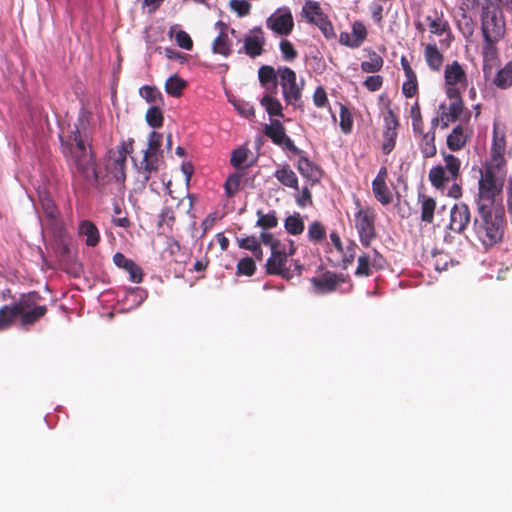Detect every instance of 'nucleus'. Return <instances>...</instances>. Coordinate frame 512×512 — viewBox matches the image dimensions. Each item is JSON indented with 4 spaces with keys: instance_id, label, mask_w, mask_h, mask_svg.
Instances as JSON below:
<instances>
[{
    "instance_id": "f257e3e1",
    "label": "nucleus",
    "mask_w": 512,
    "mask_h": 512,
    "mask_svg": "<svg viewBox=\"0 0 512 512\" xmlns=\"http://www.w3.org/2000/svg\"><path fill=\"white\" fill-rule=\"evenodd\" d=\"M91 119V114L82 111L77 121L72 126L69 125L67 133L62 131L60 141L63 154L88 182L93 184H106L111 181L121 183L125 179L127 155L133 150V139L123 141L115 149L109 150L105 162L107 175L100 176L90 144Z\"/></svg>"
},
{
    "instance_id": "f03ea898",
    "label": "nucleus",
    "mask_w": 512,
    "mask_h": 512,
    "mask_svg": "<svg viewBox=\"0 0 512 512\" xmlns=\"http://www.w3.org/2000/svg\"><path fill=\"white\" fill-rule=\"evenodd\" d=\"M478 217L474 221L475 233L488 249L502 243L507 232V219L502 194H478Z\"/></svg>"
},
{
    "instance_id": "7ed1b4c3",
    "label": "nucleus",
    "mask_w": 512,
    "mask_h": 512,
    "mask_svg": "<svg viewBox=\"0 0 512 512\" xmlns=\"http://www.w3.org/2000/svg\"><path fill=\"white\" fill-rule=\"evenodd\" d=\"M297 247L293 240L288 244H277L268 257L265 269L268 275L279 276L284 280H291L294 277H301L304 266L299 260L293 259Z\"/></svg>"
},
{
    "instance_id": "20e7f679",
    "label": "nucleus",
    "mask_w": 512,
    "mask_h": 512,
    "mask_svg": "<svg viewBox=\"0 0 512 512\" xmlns=\"http://www.w3.org/2000/svg\"><path fill=\"white\" fill-rule=\"evenodd\" d=\"M481 31L483 37L502 39L506 31L503 11L498 3L488 1L481 11Z\"/></svg>"
},
{
    "instance_id": "39448f33",
    "label": "nucleus",
    "mask_w": 512,
    "mask_h": 512,
    "mask_svg": "<svg viewBox=\"0 0 512 512\" xmlns=\"http://www.w3.org/2000/svg\"><path fill=\"white\" fill-rule=\"evenodd\" d=\"M42 296L38 292L22 294L14 305L19 310V317L23 326L33 325L47 313V306L40 304Z\"/></svg>"
},
{
    "instance_id": "423d86ee",
    "label": "nucleus",
    "mask_w": 512,
    "mask_h": 512,
    "mask_svg": "<svg viewBox=\"0 0 512 512\" xmlns=\"http://www.w3.org/2000/svg\"><path fill=\"white\" fill-rule=\"evenodd\" d=\"M479 173V192L502 191L506 176V163L487 160Z\"/></svg>"
},
{
    "instance_id": "0eeeda50",
    "label": "nucleus",
    "mask_w": 512,
    "mask_h": 512,
    "mask_svg": "<svg viewBox=\"0 0 512 512\" xmlns=\"http://www.w3.org/2000/svg\"><path fill=\"white\" fill-rule=\"evenodd\" d=\"M277 74L280 79L283 97L287 104L297 105L301 100L304 86L303 80L297 82V75L289 67H278Z\"/></svg>"
},
{
    "instance_id": "6e6552de",
    "label": "nucleus",
    "mask_w": 512,
    "mask_h": 512,
    "mask_svg": "<svg viewBox=\"0 0 512 512\" xmlns=\"http://www.w3.org/2000/svg\"><path fill=\"white\" fill-rule=\"evenodd\" d=\"M375 212L370 209H360L355 214V227L359 234V239L364 247H369L372 240L376 237L375 231Z\"/></svg>"
},
{
    "instance_id": "1a4fd4ad",
    "label": "nucleus",
    "mask_w": 512,
    "mask_h": 512,
    "mask_svg": "<svg viewBox=\"0 0 512 512\" xmlns=\"http://www.w3.org/2000/svg\"><path fill=\"white\" fill-rule=\"evenodd\" d=\"M162 142V135L158 132L152 131L148 138V147L144 151L143 157L139 164L136 166L144 173V179H148V173L156 171L158 168L157 153L160 149Z\"/></svg>"
},
{
    "instance_id": "9d476101",
    "label": "nucleus",
    "mask_w": 512,
    "mask_h": 512,
    "mask_svg": "<svg viewBox=\"0 0 512 512\" xmlns=\"http://www.w3.org/2000/svg\"><path fill=\"white\" fill-rule=\"evenodd\" d=\"M302 15L309 23L316 25L326 38L335 36L333 25L322 12L318 2L307 1L302 8Z\"/></svg>"
},
{
    "instance_id": "9b49d317",
    "label": "nucleus",
    "mask_w": 512,
    "mask_h": 512,
    "mask_svg": "<svg viewBox=\"0 0 512 512\" xmlns=\"http://www.w3.org/2000/svg\"><path fill=\"white\" fill-rule=\"evenodd\" d=\"M444 81L446 92L454 89L461 94L465 91L468 86V76L463 65L458 61L447 64L444 70Z\"/></svg>"
},
{
    "instance_id": "f8f14e48",
    "label": "nucleus",
    "mask_w": 512,
    "mask_h": 512,
    "mask_svg": "<svg viewBox=\"0 0 512 512\" xmlns=\"http://www.w3.org/2000/svg\"><path fill=\"white\" fill-rule=\"evenodd\" d=\"M266 26L277 35L288 36L294 28L290 9L288 7L278 8L266 19Z\"/></svg>"
},
{
    "instance_id": "ddd939ff",
    "label": "nucleus",
    "mask_w": 512,
    "mask_h": 512,
    "mask_svg": "<svg viewBox=\"0 0 512 512\" xmlns=\"http://www.w3.org/2000/svg\"><path fill=\"white\" fill-rule=\"evenodd\" d=\"M447 97L450 99L449 105L442 103L439 105L441 112V126L446 129L450 123L455 122L463 111V101L461 94L457 93L454 89L446 92Z\"/></svg>"
},
{
    "instance_id": "4468645a",
    "label": "nucleus",
    "mask_w": 512,
    "mask_h": 512,
    "mask_svg": "<svg viewBox=\"0 0 512 512\" xmlns=\"http://www.w3.org/2000/svg\"><path fill=\"white\" fill-rule=\"evenodd\" d=\"M506 127L498 120L493 124L492 143L490 147L489 158L492 162L506 163Z\"/></svg>"
},
{
    "instance_id": "2eb2a0df",
    "label": "nucleus",
    "mask_w": 512,
    "mask_h": 512,
    "mask_svg": "<svg viewBox=\"0 0 512 512\" xmlns=\"http://www.w3.org/2000/svg\"><path fill=\"white\" fill-rule=\"evenodd\" d=\"M243 42L244 46L238 51L239 53L244 52L251 58L260 56L264 51L263 47L266 43V39L262 28H252L249 31V33L244 37Z\"/></svg>"
},
{
    "instance_id": "dca6fc26",
    "label": "nucleus",
    "mask_w": 512,
    "mask_h": 512,
    "mask_svg": "<svg viewBox=\"0 0 512 512\" xmlns=\"http://www.w3.org/2000/svg\"><path fill=\"white\" fill-rule=\"evenodd\" d=\"M265 134L277 145L282 146L294 154H298L300 151L294 145L293 141L286 135L285 129L281 122L278 120L272 121L269 126L265 127Z\"/></svg>"
},
{
    "instance_id": "f3484780",
    "label": "nucleus",
    "mask_w": 512,
    "mask_h": 512,
    "mask_svg": "<svg viewBox=\"0 0 512 512\" xmlns=\"http://www.w3.org/2000/svg\"><path fill=\"white\" fill-rule=\"evenodd\" d=\"M345 278L343 274H336L335 272L326 271L318 277H313L311 283L315 291L320 294L331 293L336 290L338 284L343 283Z\"/></svg>"
},
{
    "instance_id": "a211bd4d",
    "label": "nucleus",
    "mask_w": 512,
    "mask_h": 512,
    "mask_svg": "<svg viewBox=\"0 0 512 512\" xmlns=\"http://www.w3.org/2000/svg\"><path fill=\"white\" fill-rule=\"evenodd\" d=\"M470 222V211L466 204L460 203L454 205L450 212L449 228L456 232H463Z\"/></svg>"
},
{
    "instance_id": "6ab92c4d",
    "label": "nucleus",
    "mask_w": 512,
    "mask_h": 512,
    "mask_svg": "<svg viewBox=\"0 0 512 512\" xmlns=\"http://www.w3.org/2000/svg\"><path fill=\"white\" fill-rule=\"evenodd\" d=\"M113 262L117 267L122 268L129 273L130 280L133 283L142 282V269L132 259H129L124 254L117 252L113 256Z\"/></svg>"
},
{
    "instance_id": "aec40b11",
    "label": "nucleus",
    "mask_w": 512,
    "mask_h": 512,
    "mask_svg": "<svg viewBox=\"0 0 512 512\" xmlns=\"http://www.w3.org/2000/svg\"><path fill=\"white\" fill-rule=\"evenodd\" d=\"M217 26H219L221 30L219 35L213 41L212 51L215 54L228 57L232 53V41L227 33L228 27L221 21L217 22Z\"/></svg>"
},
{
    "instance_id": "412c9836",
    "label": "nucleus",
    "mask_w": 512,
    "mask_h": 512,
    "mask_svg": "<svg viewBox=\"0 0 512 512\" xmlns=\"http://www.w3.org/2000/svg\"><path fill=\"white\" fill-rule=\"evenodd\" d=\"M425 21L431 34L442 36L450 30L449 23L442 11H433L432 14L426 16Z\"/></svg>"
},
{
    "instance_id": "4be33fe9",
    "label": "nucleus",
    "mask_w": 512,
    "mask_h": 512,
    "mask_svg": "<svg viewBox=\"0 0 512 512\" xmlns=\"http://www.w3.org/2000/svg\"><path fill=\"white\" fill-rule=\"evenodd\" d=\"M471 136V132L468 128L458 125L456 126L452 132L447 137V146L452 151H457L463 148L468 139Z\"/></svg>"
},
{
    "instance_id": "5701e85b",
    "label": "nucleus",
    "mask_w": 512,
    "mask_h": 512,
    "mask_svg": "<svg viewBox=\"0 0 512 512\" xmlns=\"http://www.w3.org/2000/svg\"><path fill=\"white\" fill-rule=\"evenodd\" d=\"M418 203L421 208V221L431 224L434 220V212L436 209V201L426 194H418Z\"/></svg>"
},
{
    "instance_id": "b1692460",
    "label": "nucleus",
    "mask_w": 512,
    "mask_h": 512,
    "mask_svg": "<svg viewBox=\"0 0 512 512\" xmlns=\"http://www.w3.org/2000/svg\"><path fill=\"white\" fill-rule=\"evenodd\" d=\"M79 234L86 237L85 243L87 246L95 247L100 241L98 228L89 220H84L79 224Z\"/></svg>"
},
{
    "instance_id": "393cba45",
    "label": "nucleus",
    "mask_w": 512,
    "mask_h": 512,
    "mask_svg": "<svg viewBox=\"0 0 512 512\" xmlns=\"http://www.w3.org/2000/svg\"><path fill=\"white\" fill-rule=\"evenodd\" d=\"M39 204L45 216L50 220H56L60 216V212L55 203L54 194H37Z\"/></svg>"
},
{
    "instance_id": "a878e982",
    "label": "nucleus",
    "mask_w": 512,
    "mask_h": 512,
    "mask_svg": "<svg viewBox=\"0 0 512 512\" xmlns=\"http://www.w3.org/2000/svg\"><path fill=\"white\" fill-rule=\"evenodd\" d=\"M425 60L433 71H440L443 65V54L439 51L436 44H427L424 51Z\"/></svg>"
},
{
    "instance_id": "bb28decb",
    "label": "nucleus",
    "mask_w": 512,
    "mask_h": 512,
    "mask_svg": "<svg viewBox=\"0 0 512 512\" xmlns=\"http://www.w3.org/2000/svg\"><path fill=\"white\" fill-rule=\"evenodd\" d=\"M19 317V310L13 304L4 305L0 308V332L9 329Z\"/></svg>"
},
{
    "instance_id": "cd10ccee",
    "label": "nucleus",
    "mask_w": 512,
    "mask_h": 512,
    "mask_svg": "<svg viewBox=\"0 0 512 512\" xmlns=\"http://www.w3.org/2000/svg\"><path fill=\"white\" fill-rule=\"evenodd\" d=\"M225 192H237L248 188V178L243 173L232 174L225 182Z\"/></svg>"
},
{
    "instance_id": "c85d7f7f",
    "label": "nucleus",
    "mask_w": 512,
    "mask_h": 512,
    "mask_svg": "<svg viewBox=\"0 0 512 512\" xmlns=\"http://www.w3.org/2000/svg\"><path fill=\"white\" fill-rule=\"evenodd\" d=\"M493 83L500 89H507L512 85V62H508L497 72Z\"/></svg>"
},
{
    "instance_id": "c756f323",
    "label": "nucleus",
    "mask_w": 512,
    "mask_h": 512,
    "mask_svg": "<svg viewBox=\"0 0 512 512\" xmlns=\"http://www.w3.org/2000/svg\"><path fill=\"white\" fill-rule=\"evenodd\" d=\"M277 72L275 69L271 66L264 65L260 67L258 71V77L259 81L262 84V86L269 89V84L272 86V90H276V79H277Z\"/></svg>"
},
{
    "instance_id": "7c9ffc66",
    "label": "nucleus",
    "mask_w": 512,
    "mask_h": 512,
    "mask_svg": "<svg viewBox=\"0 0 512 512\" xmlns=\"http://www.w3.org/2000/svg\"><path fill=\"white\" fill-rule=\"evenodd\" d=\"M176 198L173 194H168V198L165 199L166 207L162 210L159 220V226L164 224L171 226L175 221L174 202Z\"/></svg>"
},
{
    "instance_id": "2f4dec72",
    "label": "nucleus",
    "mask_w": 512,
    "mask_h": 512,
    "mask_svg": "<svg viewBox=\"0 0 512 512\" xmlns=\"http://www.w3.org/2000/svg\"><path fill=\"white\" fill-rule=\"evenodd\" d=\"M284 227L288 234L299 235L304 231V221L299 213H294L286 217Z\"/></svg>"
},
{
    "instance_id": "473e14b6",
    "label": "nucleus",
    "mask_w": 512,
    "mask_h": 512,
    "mask_svg": "<svg viewBox=\"0 0 512 512\" xmlns=\"http://www.w3.org/2000/svg\"><path fill=\"white\" fill-rule=\"evenodd\" d=\"M383 59L376 52L369 53L368 60L361 63V69L366 73H375L383 67Z\"/></svg>"
},
{
    "instance_id": "72a5a7b5",
    "label": "nucleus",
    "mask_w": 512,
    "mask_h": 512,
    "mask_svg": "<svg viewBox=\"0 0 512 512\" xmlns=\"http://www.w3.org/2000/svg\"><path fill=\"white\" fill-rule=\"evenodd\" d=\"M185 86L186 82L177 75H174L166 80L165 91L173 97H179Z\"/></svg>"
},
{
    "instance_id": "f704fd0d",
    "label": "nucleus",
    "mask_w": 512,
    "mask_h": 512,
    "mask_svg": "<svg viewBox=\"0 0 512 512\" xmlns=\"http://www.w3.org/2000/svg\"><path fill=\"white\" fill-rule=\"evenodd\" d=\"M140 95L153 106L163 104V96L161 92L154 86L145 85L140 89Z\"/></svg>"
},
{
    "instance_id": "c9c22d12",
    "label": "nucleus",
    "mask_w": 512,
    "mask_h": 512,
    "mask_svg": "<svg viewBox=\"0 0 512 512\" xmlns=\"http://www.w3.org/2000/svg\"><path fill=\"white\" fill-rule=\"evenodd\" d=\"M421 140V152L424 157H432L436 154V146H435V134L434 132L422 133Z\"/></svg>"
},
{
    "instance_id": "e433bc0d",
    "label": "nucleus",
    "mask_w": 512,
    "mask_h": 512,
    "mask_svg": "<svg viewBox=\"0 0 512 512\" xmlns=\"http://www.w3.org/2000/svg\"><path fill=\"white\" fill-rule=\"evenodd\" d=\"M307 237L313 243H321L326 239V230L322 223L315 221L308 227Z\"/></svg>"
},
{
    "instance_id": "4c0bfd02",
    "label": "nucleus",
    "mask_w": 512,
    "mask_h": 512,
    "mask_svg": "<svg viewBox=\"0 0 512 512\" xmlns=\"http://www.w3.org/2000/svg\"><path fill=\"white\" fill-rule=\"evenodd\" d=\"M261 105L266 109L270 116H283L282 105L278 99L270 95H265L261 99Z\"/></svg>"
},
{
    "instance_id": "58836bf2",
    "label": "nucleus",
    "mask_w": 512,
    "mask_h": 512,
    "mask_svg": "<svg viewBox=\"0 0 512 512\" xmlns=\"http://www.w3.org/2000/svg\"><path fill=\"white\" fill-rule=\"evenodd\" d=\"M484 41L482 44V54L485 61H492L497 56V47L496 44L501 39H493L489 37H483Z\"/></svg>"
},
{
    "instance_id": "ea45409f",
    "label": "nucleus",
    "mask_w": 512,
    "mask_h": 512,
    "mask_svg": "<svg viewBox=\"0 0 512 512\" xmlns=\"http://www.w3.org/2000/svg\"><path fill=\"white\" fill-rule=\"evenodd\" d=\"M257 226L262 228L263 230H268L275 228L278 225V219L275 215V212H270L267 214H264L261 210L257 211Z\"/></svg>"
},
{
    "instance_id": "a19ab883",
    "label": "nucleus",
    "mask_w": 512,
    "mask_h": 512,
    "mask_svg": "<svg viewBox=\"0 0 512 512\" xmlns=\"http://www.w3.org/2000/svg\"><path fill=\"white\" fill-rule=\"evenodd\" d=\"M371 258L368 254H362L358 257V265L355 275L358 277H368L372 274Z\"/></svg>"
},
{
    "instance_id": "79ce46f5",
    "label": "nucleus",
    "mask_w": 512,
    "mask_h": 512,
    "mask_svg": "<svg viewBox=\"0 0 512 512\" xmlns=\"http://www.w3.org/2000/svg\"><path fill=\"white\" fill-rule=\"evenodd\" d=\"M276 178L287 187L297 189V177L292 170L287 168L280 169L276 172Z\"/></svg>"
},
{
    "instance_id": "37998d69",
    "label": "nucleus",
    "mask_w": 512,
    "mask_h": 512,
    "mask_svg": "<svg viewBox=\"0 0 512 512\" xmlns=\"http://www.w3.org/2000/svg\"><path fill=\"white\" fill-rule=\"evenodd\" d=\"M146 121L153 128H159L163 124V114L158 106H152L146 113Z\"/></svg>"
},
{
    "instance_id": "c03bdc74",
    "label": "nucleus",
    "mask_w": 512,
    "mask_h": 512,
    "mask_svg": "<svg viewBox=\"0 0 512 512\" xmlns=\"http://www.w3.org/2000/svg\"><path fill=\"white\" fill-rule=\"evenodd\" d=\"M256 270V265L251 257H245L237 263V274L252 276Z\"/></svg>"
},
{
    "instance_id": "a18cd8bd",
    "label": "nucleus",
    "mask_w": 512,
    "mask_h": 512,
    "mask_svg": "<svg viewBox=\"0 0 512 512\" xmlns=\"http://www.w3.org/2000/svg\"><path fill=\"white\" fill-rule=\"evenodd\" d=\"M429 179L436 189H442L443 184L448 178L445 177L444 168L437 166L430 170Z\"/></svg>"
},
{
    "instance_id": "49530a36",
    "label": "nucleus",
    "mask_w": 512,
    "mask_h": 512,
    "mask_svg": "<svg viewBox=\"0 0 512 512\" xmlns=\"http://www.w3.org/2000/svg\"><path fill=\"white\" fill-rule=\"evenodd\" d=\"M406 81L402 85V92L406 97H413L418 90L417 76L415 73L405 75Z\"/></svg>"
},
{
    "instance_id": "de8ad7c7",
    "label": "nucleus",
    "mask_w": 512,
    "mask_h": 512,
    "mask_svg": "<svg viewBox=\"0 0 512 512\" xmlns=\"http://www.w3.org/2000/svg\"><path fill=\"white\" fill-rule=\"evenodd\" d=\"M279 47L284 60L293 61L294 59L297 58L298 53L294 48L293 44L289 40L282 39L280 41Z\"/></svg>"
},
{
    "instance_id": "09e8293b",
    "label": "nucleus",
    "mask_w": 512,
    "mask_h": 512,
    "mask_svg": "<svg viewBox=\"0 0 512 512\" xmlns=\"http://www.w3.org/2000/svg\"><path fill=\"white\" fill-rule=\"evenodd\" d=\"M410 116L412 118L413 130L416 133H423V121L421 116V111L418 103L412 105L410 109Z\"/></svg>"
},
{
    "instance_id": "8fccbe9b",
    "label": "nucleus",
    "mask_w": 512,
    "mask_h": 512,
    "mask_svg": "<svg viewBox=\"0 0 512 512\" xmlns=\"http://www.w3.org/2000/svg\"><path fill=\"white\" fill-rule=\"evenodd\" d=\"M229 6L239 17L247 16L251 10V4L247 0H230Z\"/></svg>"
},
{
    "instance_id": "3c124183",
    "label": "nucleus",
    "mask_w": 512,
    "mask_h": 512,
    "mask_svg": "<svg viewBox=\"0 0 512 512\" xmlns=\"http://www.w3.org/2000/svg\"><path fill=\"white\" fill-rule=\"evenodd\" d=\"M248 158V150L246 148H238L233 151L231 156V164L237 168H243Z\"/></svg>"
},
{
    "instance_id": "603ef678",
    "label": "nucleus",
    "mask_w": 512,
    "mask_h": 512,
    "mask_svg": "<svg viewBox=\"0 0 512 512\" xmlns=\"http://www.w3.org/2000/svg\"><path fill=\"white\" fill-rule=\"evenodd\" d=\"M444 160L445 169L451 175V178L455 179L459 174L460 160L452 154L446 155Z\"/></svg>"
},
{
    "instance_id": "864d4df0",
    "label": "nucleus",
    "mask_w": 512,
    "mask_h": 512,
    "mask_svg": "<svg viewBox=\"0 0 512 512\" xmlns=\"http://www.w3.org/2000/svg\"><path fill=\"white\" fill-rule=\"evenodd\" d=\"M352 126H353V120H352V117H351V113L348 110V108H346L345 106L342 105L341 108H340V127H341V130L345 134H348V133L351 132Z\"/></svg>"
},
{
    "instance_id": "5fc2aeb1",
    "label": "nucleus",
    "mask_w": 512,
    "mask_h": 512,
    "mask_svg": "<svg viewBox=\"0 0 512 512\" xmlns=\"http://www.w3.org/2000/svg\"><path fill=\"white\" fill-rule=\"evenodd\" d=\"M352 35L358 43V47H360L367 38L366 26L361 21H355L352 24Z\"/></svg>"
},
{
    "instance_id": "6e6d98bb",
    "label": "nucleus",
    "mask_w": 512,
    "mask_h": 512,
    "mask_svg": "<svg viewBox=\"0 0 512 512\" xmlns=\"http://www.w3.org/2000/svg\"><path fill=\"white\" fill-rule=\"evenodd\" d=\"M237 243L241 249H246L251 252H256L259 250L260 241L256 236L253 235L244 238H237Z\"/></svg>"
},
{
    "instance_id": "4d7b16f0",
    "label": "nucleus",
    "mask_w": 512,
    "mask_h": 512,
    "mask_svg": "<svg viewBox=\"0 0 512 512\" xmlns=\"http://www.w3.org/2000/svg\"><path fill=\"white\" fill-rule=\"evenodd\" d=\"M397 136L396 130L385 129L383 131V137H384V144H383V152L388 154L392 151L395 145V139Z\"/></svg>"
},
{
    "instance_id": "13d9d810",
    "label": "nucleus",
    "mask_w": 512,
    "mask_h": 512,
    "mask_svg": "<svg viewBox=\"0 0 512 512\" xmlns=\"http://www.w3.org/2000/svg\"><path fill=\"white\" fill-rule=\"evenodd\" d=\"M174 197L176 198L174 202V211L182 210L183 212L188 213L191 210L193 206V199L191 197V194H186L181 198H178L176 196Z\"/></svg>"
},
{
    "instance_id": "bf43d9fd",
    "label": "nucleus",
    "mask_w": 512,
    "mask_h": 512,
    "mask_svg": "<svg viewBox=\"0 0 512 512\" xmlns=\"http://www.w3.org/2000/svg\"><path fill=\"white\" fill-rule=\"evenodd\" d=\"M386 177H387V170L386 168H381L377 177L374 179L372 186H373V192H385L387 189L386 187Z\"/></svg>"
},
{
    "instance_id": "052dcab7",
    "label": "nucleus",
    "mask_w": 512,
    "mask_h": 512,
    "mask_svg": "<svg viewBox=\"0 0 512 512\" xmlns=\"http://www.w3.org/2000/svg\"><path fill=\"white\" fill-rule=\"evenodd\" d=\"M175 41L178 44V46H180L183 49L191 50L193 47V41L190 35L183 30H180L176 33Z\"/></svg>"
},
{
    "instance_id": "680f3d73",
    "label": "nucleus",
    "mask_w": 512,
    "mask_h": 512,
    "mask_svg": "<svg viewBox=\"0 0 512 512\" xmlns=\"http://www.w3.org/2000/svg\"><path fill=\"white\" fill-rule=\"evenodd\" d=\"M382 84H383V78L380 75L369 76L364 81V86L369 91H372V92L379 90L381 88Z\"/></svg>"
},
{
    "instance_id": "e2e57ef3",
    "label": "nucleus",
    "mask_w": 512,
    "mask_h": 512,
    "mask_svg": "<svg viewBox=\"0 0 512 512\" xmlns=\"http://www.w3.org/2000/svg\"><path fill=\"white\" fill-rule=\"evenodd\" d=\"M313 101H314V104L320 108L324 107L327 104V102H328L327 94L323 87L320 86V87L316 88L314 95H313Z\"/></svg>"
},
{
    "instance_id": "0e129e2a",
    "label": "nucleus",
    "mask_w": 512,
    "mask_h": 512,
    "mask_svg": "<svg viewBox=\"0 0 512 512\" xmlns=\"http://www.w3.org/2000/svg\"><path fill=\"white\" fill-rule=\"evenodd\" d=\"M261 242L270 247L271 252H273L274 246L277 244H283L280 240L276 239L273 234L269 232H262L260 235Z\"/></svg>"
},
{
    "instance_id": "69168bd1",
    "label": "nucleus",
    "mask_w": 512,
    "mask_h": 512,
    "mask_svg": "<svg viewBox=\"0 0 512 512\" xmlns=\"http://www.w3.org/2000/svg\"><path fill=\"white\" fill-rule=\"evenodd\" d=\"M385 121V129H391V130H397V127L399 125L398 120L394 112L389 109L387 113L384 116Z\"/></svg>"
},
{
    "instance_id": "338daca9",
    "label": "nucleus",
    "mask_w": 512,
    "mask_h": 512,
    "mask_svg": "<svg viewBox=\"0 0 512 512\" xmlns=\"http://www.w3.org/2000/svg\"><path fill=\"white\" fill-rule=\"evenodd\" d=\"M339 42L347 47L358 48V43H356L352 33L342 32L339 36Z\"/></svg>"
},
{
    "instance_id": "774afa93",
    "label": "nucleus",
    "mask_w": 512,
    "mask_h": 512,
    "mask_svg": "<svg viewBox=\"0 0 512 512\" xmlns=\"http://www.w3.org/2000/svg\"><path fill=\"white\" fill-rule=\"evenodd\" d=\"M371 263L374 269L381 270L384 268L386 261L377 250H373V257L371 258Z\"/></svg>"
}]
</instances>
